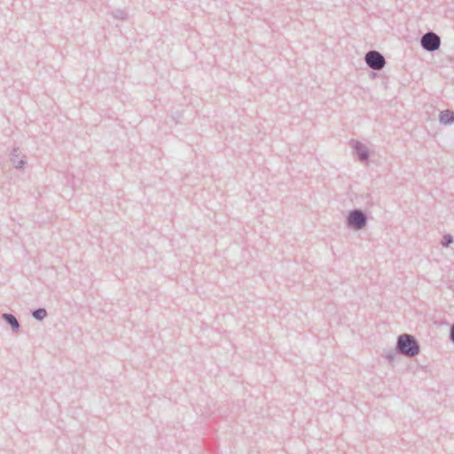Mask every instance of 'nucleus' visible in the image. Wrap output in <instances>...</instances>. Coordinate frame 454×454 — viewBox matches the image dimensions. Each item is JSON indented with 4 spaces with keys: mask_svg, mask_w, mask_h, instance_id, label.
<instances>
[{
    "mask_svg": "<svg viewBox=\"0 0 454 454\" xmlns=\"http://www.w3.org/2000/svg\"><path fill=\"white\" fill-rule=\"evenodd\" d=\"M399 354L407 357H414L420 352V345L417 339L409 333H403L398 336L396 341Z\"/></svg>",
    "mask_w": 454,
    "mask_h": 454,
    "instance_id": "f257e3e1",
    "label": "nucleus"
},
{
    "mask_svg": "<svg viewBox=\"0 0 454 454\" xmlns=\"http://www.w3.org/2000/svg\"><path fill=\"white\" fill-rule=\"evenodd\" d=\"M367 215L362 209H352L348 212L346 218V224L348 228L359 231L367 224Z\"/></svg>",
    "mask_w": 454,
    "mask_h": 454,
    "instance_id": "f03ea898",
    "label": "nucleus"
},
{
    "mask_svg": "<svg viewBox=\"0 0 454 454\" xmlns=\"http://www.w3.org/2000/svg\"><path fill=\"white\" fill-rule=\"evenodd\" d=\"M364 61L368 67L373 70H381L386 66L384 56L378 51H369L365 53Z\"/></svg>",
    "mask_w": 454,
    "mask_h": 454,
    "instance_id": "7ed1b4c3",
    "label": "nucleus"
},
{
    "mask_svg": "<svg viewBox=\"0 0 454 454\" xmlns=\"http://www.w3.org/2000/svg\"><path fill=\"white\" fill-rule=\"evenodd\" d=\"M420 44L424 50L433 52L441 46V38L434 32H427L422 35Z\"/></svg>",
    "mask_w": 454,
    "mask_h": 454,
    "instance_id": "20e7f679",
    "label": "nucleus"
},
{
    "mask_svg": "<svg viewBox=\"0 0 454 454\" xmlns=\"http://www.w3.org/2000/svg\"><path fill=\"white\" fill-rule=\"evenodd\" d=\"M351 145L354 153L356 155L361 162L368 161L369 160V150L365 145L356 140H351Z\"/></svg>",
    "mask_w": 454,
    "mask_h": 454,
    "instance_id": "39448f33",
    "label": "nucleus"
},
{
    "mask_svg": "<svg viewBox=\"0 0 454 454\" xmlns=\"http://www.w3.org/2000/svg\"><path fill=\"white\" fill-rule=\"evenodd\" d=\"M11 161L16 168H23L27 161L25 160V155H21V153L18 147L12 149L11 153Z\"/></svg>",
    "mask_w": 454,
    "mask_h": 454,
    "instance_id": "423d86ee",
    "label": "nucleus"
},
{
    "mask_svg": "<svg viewBox=\"0 0 454 454\" xmlns=\"http://www.w3.org/2000/svg\"><path fill=\"white\" fill-rule=\"evenodd\" d=\"M2 318L8 324L13 333H18L20 329V325L16 317L10 313L2 314Z\"/></svg>",
    "mask_w": 454,
    "mask_h": 454,
    "instance_id": "0eeeda50",
    "label": "nucleus"
},
{
    "mask_svg": "<svg viewBox=\"0 0 454 454\" xmlns=\"http://www.w3.org/2000/svg\"><path fill=\"white\" fill-rule=\"evenodd\" d=\"M439 121L443 125H450L454 123V111L446 109L440 112Z\"/></svg>",
    "mask_w": 454,
    "mask_h": 454,
    "instance_id": "6e6552de",
    "label": "nucleus"
},
{
    "mask_svg": "<svg viewBox=\"0 0 454 454\" xmlns=\"http://www.w3.org/2000/svg\"><path fill=\"white\" fill-rule=\"evenodd\" d=\"M32 316L36 320L42 321L47 317V311L43 308H39L32 310Z\"/></svg>",
    "mask_w": 454,
    "mask_h": 454,
    "instance_id": "1a4fd4ad",
    "label": "nucleus"
},
{
    "mask_svg": "<svg viewBox=\"0 0 454 454\" xmlns=\"http://www.w3.org/2000/svg\"><path fill=\"white\" fill-rule=\"evenodd\" d=\"M397 354H399V351H397V347L395 346V349L390 348L386 351L385 358L391 364L395 361Z\"/></svg>",
    "mask_w": 454,
    "mask_h": 454,
    "instance_id": "9d476101",
    "label": "nucleus"
},
{
    "mask_svg": "<svg viewBox=\"0 0 454 454\" xmlns=\"http://www.w3.org/2000/svg\"><path fill=\"white\" fill-rule=\"evenodd\" d=\"M111 14L116 20H126L128 19L127 12L121 9L113 11Z\"/></svg>",
    "mask_w": 454,
    "mask_h": 454,
    "instance_id": "9b49d317",
    "label": "nucleus"
},
{
    "mask_svg": "<svg viewBox=\"0 0 454 454\" xmlns=\"http://www.w3.org/2000/svg\"><path fill=\"white\" fill-rule=\"evenodd\" d=\"M454 241L453 237L451 234H444L442 237V239L441 241V245L444 247H450V244H452Z\"/></svg>",
    "mask_w": 454,
    "mask_h": 454,
    "instance_id": "f8f14e48",
    "label": "nucleus"
},
{
    "mask_svg": "<svg viewBox=\"0 0 454 454\" xmlns=\"http://www.w3.org/2000/svg\"><path fill=\"white\" fill-rule=\"evenodd\" d=\"M449 339L454 344V324L450 326Z\"/></svg>",
    "mask_w": 454,
    "mask_h": 454,
    "instance_id": "ddd939ff",
    "label": "nucleus"
},
{
    "mask_svg": "<svg viewBox=\"0 0 454 454\" xmlns=\"http://www.w3.org/2000/svg\"><path fill=\"white\" fill-rule=\"evenodd\" d=\"M371 76H372V77H375V76H376V74L372 72V73L371 74Z\"/></svg>",
    "mask_w": 454,
    "mask_h": 454,
    "instance_id": "4468645a",
    "label": "nucleus"
}]
</instances>
